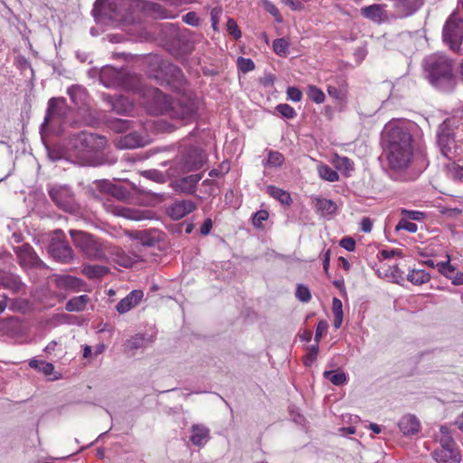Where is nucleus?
<instances>
[{
    "mask_svg": "<svg viewBox=\"0 0 463 463\" xmlns=\"http://www.w3.org/2000/svg\"><path fill=\"white\" fill-rule=\"evenodd\" d=\"M313 201L315 211L323 217L334 214L337 209L336 203L330 199L315 197Z\"/></svg>",
    "mask_w": 463,
    "mask_h": 463,
    "instance_id": "nucleus-30",
    "label": "nucleus"
},
{
    "mask_svg": "<svg viewBox=\"0 0 463 463\" xmlns=\"http://www.w3.org/2000/svg\"><path fill=\"white\" fill-rule=\"evenodd\" d=\"M463 129L461 119L449 118L439 126L437 131V145L444 157L452 159L458 153V134Z\"/></svg>",
    "mask_w": 463,
    "mask_h": 463,
    "instance_id": "nucleus-5",
    "label": "nucleus"
},
{
    "mask_svg": "<svg viewBox=\"0 0 463 463\" xmlns=\"http://www.w3.org/2000/svg\"><path fill=\"white\" fill-rule=\"evenodd\" d=\"M335 167L346 176H349L354 170V163L346 156L335 154L332 159Z\"/></svg>",
    "mask_w": 463,
    "mask_h": 463,
    "instance_id": "nucleus-34",
    "label": "nucleus"
},
{
    "mask_svg": "<svg viewBox=\"0 0 463 463\" xmlns=\"http://www.w3.org/2000/svg\"><path fill=\"white\" fill-rule=\"evenodd\" d=\"M269 214L266 210H260L256 212L252 217V224L257 228L263 227V222L267 221Z\"/></svg>",
    "mask_w": 463,
    "mask_h": 463,
    "instance_id": "nucleus-48",
    "label": "nucleus"
},
{
    "mask_svg": "<svg viewBox=\"0 0 463 463\" xmlns=\"http://www.w3.org/2000/svg\"><path fill=\"white\" fill-rule=\"evenodd\" d=\"M307 95L311 100H313L317 104H321L326 99L325 93L315 85L307 86Z\"/></svg>",
    "mask_w": 463,
    "mask_h": 463,
    "instance_id": "nucleus-44",
    "label": "nucleus"
},
{
    "mask_svg": "<svg viewBox=\"0 0 463 463\" xmlns=\"http://www.w3.org/2000/svg\"><path fill=\"white\" fill-rule=\"evenodd\" d=\"M50 251L54 259L63 263H69L73 259V250L64 241L52 240Z\"/></svg>",
    "mask_w": 463,
    "mask_h": 463,
    "instance_id": "nucleus-18",
    "label": "nucleus"
},
{
    "mask_svg": "<svg viewBox=\"0 0 463 463\" xmlns=\"http://www.w3.org/2000/svg\"><path fill=\"white\" fill-rule=\"evenodd\" d=\"M407 279L413 285H422L430 281V275L424 269H411L408 275Z\"/></svg>",
    "mask_w": 463,
    "mask_h": 463,
    "instance_id": "nucleus-37",
    "label": "nucleus"
},
{
    "mask_svg": "<svg viewBox=\"0 0 463 463\" xmlns=\"http://www.w3.org/2000/svg\"><path fill=\"white\" fill-rule=\"evenodd\" d=\"M296 297L302 302H308L311 298V294L307 287L298 285L296 291Z\"/></svg>",
    "mask_w": 463,
    "mask_h": 463,
    "instance_id": "nucleus-53",
    "label": "nucleus"
},
{
    "mask_svg": "<svg viewBox=\"0 0 463 463\" xmlns=\"http://www.w3.org/2000/svg\"><path fill=\"white\" fill-rule=\"evenodd\" d=\"M340 246L348 251H354L355 249V241L350 237H345L340 241Z\"/></svg>",
    "mask_w": 463,
    "mask_h": 463,
    "instance_id": "nucleus-63",
    "label": "nucleus"
},
{
    "mask_svg": "<svg viewBox=\"0 0 463 463\" xmlns=\"http://www.w3.org/2000/svg\"><path fill=\"white\" fill-rule=\"evenodd\" d=\"M317 173L320 178L328 182H336L339 180V175L336 171L326 165H319Z\"/></svg>",
    "mask_w": 463,
    "mask_h": 463,
    "instance_id": "nucleus-40",
    "label": "nucleus"
},
{
    "mask_svg": "<svg viewBox=\"0 0 463 463\" xmlns=\"http://www.w3.org/2000/svg\"><path fill=\"white\" fill-rule=\"evenodd\" d=\"M332 311L334 316H343L342 301L337 298H334L332 301Z\"/></svg>",
    "mask_w": 463,
    "mask_h": 463,
    "instance_id": "nucleus-64",
    "label": "nucleus"
},
{
    "mask_svg": "<svg viewBox=\"0 0 463 463\" xmlns=\"http://www.w3.org/2000/svg\"><path fill=\"white\" fill-rule=\"evenodd\" d=\"M386 5L374 4L361 9V14L374 23L381 24L387 18Z\"/></svg>",
    "mask_w": 463,
    "mask_h": 463,
    "instance_id": "nucleus-25",
    "label": "nucleus"
},
{
    "mask_svg": "<svg viewBox=\"0 0 463 463\" xmlns=\"http://www.w3.org/2000/svg\"><path fill=\"white\" fill-rule=\"evenodd\" d=\"M439 209V213L443 216L450 219L458 217L463 212V210L458 207L440 206Z\"/></svg>",
    "mask_w": 463,
    "mask_h": 463,
    "instance_id": "nucleus-47",
    "label": "nucleus"
},
{
    "mask_svg": "<svg viewBox=\"0 0 463 463\" xmlns=\"http://www.w3.org/2000/svg\"><path fill=\"white\" fill-rule=\"evenodd\" d=\"M89 302V297L86 295H81L79 297H75L70 299L65 306L67 311L70 312H78L81 311L85 308L87 303Z\"/></svg>",
    "mask_w": 463,
    "mask_h": 463,
    "instance_id": "nucleus-38",
    "label": "nucleus"
},
{
    "mask_svg": "<svg viewBox=\"0 0 463 463\" xmlns=\"http://www.w3.org/2000/svg\"><path fill=\"white\" fill-rule=\"evenodd\" d=\"M67 104L63 98H52L48 102L47 114L44 118L43 126L52 120V118L57 117L63 118L67 116Z\"/></svg>",
    "mask_w": 463,
    "mask_h": 463,
    "instance_id": "nucleus-20",
    "label": "nucleus"
},
{
    "mask_svg": "<svg viewBox=\"0 0 463 463\" xmlns=\"http://www.w3.org/2000/svg\"><path fill=\"white\" fill-rule=\"evenodd\" d=\"M70 235L75 247L78 248L86 258L94 260H101L106 258V252L109 247L100 240L90 233L76 230H70Z\"/></svg>",
    "mask_w": 463,
    "mask_h": 463,
    "instance_id": "nucleus-6",
    "label": "nucleus"
},
{
    "mask_svg": "<svg viewBox=\"0 0 463 463\" xmlns=\"http://www.w3.org/2000/svg\"><path fill=\"white\" fill-rule=\"evenodd\" d=\"M154 342V336L146 334H137L126 341L125 348L128 351H135L147 347Z\"/></svg>",
    "mask_w": 463,
    "mask_h": 463,
    "instance_id": "nucleus-27",
    "label": "nucleus"
},
{
    "mask_svg": "<svg viewBox=\"0 0 463 463\" xmlns=\"http://www.w3.org/2000/svg\"><path fill=\"white\" fill-rule=\"evenodd\" d=\"M191 431L190 440L194 446L203 447L210 439V430L203 424H194Z\"/></svg>",
    "mask_w": 463,
    "mask_h": 463,
    "instance_id": "nucleus-26",
    "label": "nucleus"
},
{
    "mask_svg": "<svg viewBox=\"0 0 463 463\" xmlns=\"http://www.w3.org/2000/svg\"><path fill=\"white\" fill-rule=\"evenodd\" d=\"M328 328V325L326 321L321 320L318 322L317 328H316V335H315V340L317 343L319 342L321 337L326 333Z\"/></svg>",
    "mask_w": 463,
    "mask_h": 463,
    "instance_id": "nucleus-58",
    "label": "nucleus"
},
{
    "mask_svg": "<svg viewBox=\"0 0 463 463\" xmlns=\"http://www.w3.org/2000/svg\"><path fill=\"white\" fill-rule=\"evenodd\" d=\"M206 156L203 151L197 147H191L178 159L176 168L183 173L196 171L205 162Z\"/></svg>",
    "mask_w": 463,
    "mask_h": 463,
    "instance_id": "nucleus-12",
    "label": "nucleus"
},
{
    "mask_svg": "<svg viewBox=\"0 0 463 463\" xmlns=\"http://www.w3.org/2000/svg\"><path fill=\"white\" fill-rule=\"evenodd\" d=\"M0 287L13 294L25 293V284L18 275L3 270L0 271Z\"/></svg>",
    "mask_w": 463,
    "mask_h": 463,
    "instance_id": "nucleus-16",
    "label": "nucleus"
},
{
    "mask_svg": "<svg viewBox=\"0 0 463 463\" xmlns=\"http://www.w3.org/2000/svg\"><path fill=\"white\" fill-rule=\"evenodd\" d=\"M267 192L271 197L278 200L282 204L289 205L292 202L289 193L276 186L269 185Z\"/></svg>",
    "mask_w": 463,
    "mask_h": 463,
    "instance_id": "nucleus-36",
    "label": "nucleus"
},
{
    "mask_svg": "<svg viewBox=\"0 0 463 463\" xmlns=\"http://www.w3.org/2000/svg\"><path fill=\"white\" fill-rule=\"evenodd\" d=\"M323 375L336 386H341L347 383V376L344 372L325 371Z\"/></svg>",
    "mask_w": 463,
    "mask_h": 463,
    "instance_id": "nucleus-41",
    "label": "nucleus"
},
{
    "mask_svg": "<svg viewBox=\"0 0 463 463\" xmlns=\"http://www.w3.org/2000/svg\"><path fill=\"white\" fill-rule=\"evenodd\" d=\"M288 99L298 102L302 99V92L297 87H288L287 90Z\"/></svg>",
    "mask_w": 463,
    "mask_h": 463,
    "instance_id": "nucleus-56",
    "label": "nucleus"
},
{
    "mask_svg": "<svg viewBox=\"0 0 463 463\" xmlns=\"http://www.w3.org/2000/svg\"><path fill=\"white\" fill-rule=\"evenodd\" d=\"M402 213L404 215L406 219L413 221H421L425 217V213L419 211L402 210Z\"/></svg>",
    "mask_w": 463,
    "mask_h": 463,
    "instance_id": "nucleus-57",
    "label": "nucleus"
},
{
    "mask_svg": "<svg viewBox=\"0 0 463 463\" xmlns=\"http://www.w3.org/2000/svg\"><path fill=\"white\" fill-rule=\"evenodd\" d=\"M146 107L150 113L170 115L173 100L158 89H149L146 93Z\"/></svg>",
    "mask_w": 463,
    "mask_h": 463,
    "instance_id": "nucleus-11",
    "label": "nucleus"
},
{
    "mask_svg": "<svg viewBox=\"0 0 463 463\" xmlns=\"http://www.w3.org/2000/svg\"><path fill=\"white\" fill-rule=\"evenodd\" d=\"M439 447L431 452L437 463H460L461 453L453 438L439 441Z\"/></svg>",
    "mask_w": 463,
    "mask_h": 463,
    "instance_id": "nucleus-8",
    "label": "nucleus"
},
{
    "mask_svg": "<svg viewBox=\"0 0 463 463\" xmlns=\"http://www.w3.org/2000/svg\"><path fill=\"white\" fill-rule=\"evenodd\" d=\"M199 108V99L193 94H183L176 100L173 101L170 117L184 121L195 119Z\"/></svg>",
    "mask_w": 463,
    "mask_h": 463,
    "instance_id": "nucleus-7",
    "label": "nucleus"
},
{
    "mask_svg": "<svg viewBox=\"0 0 463 463\" xmlns=\"http://www.w3.org/2000/svg\"><path fill=\"white\" fill-rule=\"evenodd\" d=\"M19 264L24 268H42L44 263L39 259L34 250L29 244H24L14 248Z\"/></svg>",
    "mask_w": 463,
    "mask_h": 463,
    "instance_id": "nucleus-14",
    "label": "nucleus"
},
{
    "mask_svg": "<svg viewBox=\"0 0 463 463\" xmlns=\"http://www.w3.org/2000/svg\"><path fill=\"white\" fill-rule=\"evenodd\" d=\"M443 38L452 50L458 49L463 38V19L458 18L456 13L450 14L444 25Z\"/></svg>",
    "mask_w": 463,
    "mask_h": 463,
    "instance_id": "nucleus-10",
    "label": "nucleus"
},
{
    "mask_svg": "<svg viewBox=\"0 0 463 463\" xmlns=\"http://www.w3.org/2000/svg\"><path fill=\"white\" fill-rule=\"evenodd\" d=\"M149 66L148 73L150 77L156 80L160 84L165 83L171 86L176 91H180L185 83V80L181 70L163 60L158 55H150L147 57Z\"/></svg>",
    "mask_w": 463,
    "mask_h": 463,
    "instance_id": "nucleus-4",
    "label": "nucleus"
},
{
    "mask_svg": "<svg viewBox=\"0 0 463 463\" xmlns=\"http://www.w3.org/2000/svg\"><path fill=\"white\" fill-rule=\"evenodd\" d=\"M106 143L104 137L93 133L80 132L72 135L66 145L70 152L69 162L84 165L87 161L86 154L102 149Z\"/></svg>",
    "mask_w": 463,
    "mask_h": 463,
    "instance_id": "nucleus-3",
    "label": "nucleus"
},
{
    "mask_svg": "<svg viewBox=\"0 0 463 463\" xmlns=\"http://www.w3.org/2000/svg\"><path fill=\"white\" fill-rule=\"evenodd\" d=\"M238 68L244 73L254 70L255 65L252 60L240 57L238 59Z\"/></svg>",
    "mask_w": 463,
    "mask_h": 463,
    "instance_id": "nucleus-52",
    "label": "nucleus"
},
{
    "mask_svg": "<svg viewBox=\"0 0 463 463\" xmlns=\"http://www.w3.org/2000/svg\"><path fill=\"white\" fill-rule=\"evenodd\" d=\"M143 175L149 179V180H153L156 183H164L165 182V176L164 175L157 171V170H148V171H145L143 173Z\"/></svg>",
    "mask_w": 463,
    "mask_h": 463,
    "instance_id": "nucleus-55",
    "label": "nucleus"
},
{
    "mask_svg": "<svg viewBox=\"0 0 463 463\" xmlns=\"http://www.w3.org/2000/svg\"><path fill=\"white\" fill-rule=\"evenodd\" d=\"M288 42L284 38L276 39L273 42V50L279 56H286L288 50Z\"/></svg>",
    "mask_w": 463,
    "mask_h": 463,
    "instance_id": "nucleus-46",
    "label": "nucleus"
},
{
    "mask_svg": "<svg viewBox=\"0 0 463 463\" xmlns=\"http://www.w3.org/2000/svg\"><path fill=\"white\" fill-rule=\"evenodd\" d=\"M69 155L70 152L67 148V146H54L48 150V156L51 160L57 161L61 159H64L66 161H69Z\"/></svg>",
    "mask_w": 463,
    "mask_h": 463,
    "instance_id": "nucleus-43",
    "label": "nucleus"
},
{
    "mask_svg": "<svg viewBox=\"0 0 463 463\" xmlns=\"http://www.w3.org/2000/svg\"><path fill=\"white\" fill-rule=\"evenodd\" d=\"M383 143L392 168L402 170L411 165L413 157V139L406 122H388L383 130Z\"/></svg>",
    "mask_w": 463,
    "mask_h": 463,
    "instance_id": "nucleus-1",
    "label": "nucleus"
},
{
    "mask_svg": "<svg viewBox=\"0 0 463 463\" xmlns=\"http://www.w3.org/2000/svg\"><path fill=\"white\" fill-rule=\"evenodd\" d=\"M67 93L75 105L81 106L87 104L89 95L84 87L73 85L67 90Z\"/></svg>",
    "mask_w": 463,
    "mask_h": 463,
    "instance_id": "nucleus-33",
    "label": "nucleus"
},
{
    "mask_svg": "<svg viewBox=\"0 0 463 463\" xmlns=\"http://www.w3.org/2000/svg\"><path fill=\"white\" fill-rule=\"evenodd\" d=\"M201 178L202 175L200 174L183 177L176 182V189L182 193L193 194L195 192L196 185Z\"/></svg>",
    "mask_w": 463,
    "mask_h": 463,
    "instance_id": "nucleus-31",
    "label": "nucleus"
},
{
    "mask_svg": "<svg viewBox=\"0 0 463 463\" xmlns=\"http://www.w3.org/2000/svg\"><path fill=\"white\" fill-rule=\"evenodd\" d=\"M56 286L60 288L79 291L83 285L81 279L72 276H60L55 279Z\"/></svg>",
    "mask_w": 463,
    "mask_h": 463,
    "instance_id": "nucleus-32",
    "label": "nucleus"
},
{
    "mask_svg": "<svg viewBox=\"0 0 463 463\" xmlns=\"http://www.w3.org/2000/svg\"><path fill=\"white\" fill-rule=\"evenodd\" d=\"M108 251L111 255L112 260L124 268H130L135 263L143 260L142 257L137 252H126L118 247H109Z\"/></svg>",
    "mask_w": 463,
    "mask_h": 463,
    "instance_id": "nucleus-15",
    "label": "nucleus"
},
{
    "mask_svg": "<svg viewBox=\"0 0 463 463\" xmlns=\"http://www.w3.org/2000/svg\"><path fill=\"white\" fill-rule=\"evenodd\" d=\"M156 128L164 132H171L175 129V127L171 123H167L162 119L155 121Z\"/></svg>",
    "mask_w": 463,
    "mask_h": 463,
    "instance_id": "nucleus-62",
    "label": "nucleus"
},
{
    "mask_svg": "<svg viewBox=\"0 0 463 463\" xmlns=\"http://www.w3.org/2000/svg\"><path fill=\"white\" fill-rule=\"evenodd\" d=\"M8 308L14 312H24L27 309L28 303L21 299H9Z\"/></svg>",
    "mask_w": 463,
    "mask_h": 463,
    "instance_id": "nucleus-50",
    "label": "nucleus"
},
{
    "mask_svg": "<svg viewBox=\"0 0 463 463\" xmlns=\"http://www.w3.org/2000/svg\"><path fill=\"white\" fill-rule=\"evenodd\" d=\"M146 10L151 12L156 18L165 19L171 17L159 4L149 3L146 5Z\"/></svg>",
    "mask_w": 463,
    "mask_h": 463,
    "instance_id": "nucleus-45",
    "label": "nucleus"
},
{
    "mask_svg": "<svg viewBox=\"0 0 463 463\" xmlns=\"http://www.w3.org/2000/svg\"><path fill=\"white\" fill-rule=\"evenodd\" d=\"M424 70L430 82L442 90H450L454 87L453 63L447 56L431 54L424 60Z\"/></svg>",
    "mask_w": 463,
    "mask_h": 463,
    "instance_id": "nucleus-2",
    "label": "nucleus"
},
{
    "mask_svg": "<svg viewBox=\"0 0 463 463\" xmlns=\"http://www.w3.org/2000/svg\"><path fill=\"white\" fill-rule=\"evenodd\" d=\"M276 109L286 118H293L297 115L294 108L288 104H279L277 106Z\"/></svg>",
    "mask_w": 463,
    "mask_h": 463,
    "instance_id": "nucleus-51",
    "label": "nucleus"
},
{
    "mask_svg": "<svg viewBox=\"0 0 463 463\" xmlns=\"http://www.w3.org/2000/svg\"><path fill=\"white\" fill-rule=\"evenodd\" d=\"M49 195L52 202L61 210L69 213H75L79 205L74 199V194L67 185H52L48 189Z\"/></svg>",
    "mask_w": 463,
    "mask_h": 463,
    "instance_id": "nucleus-9",
    "label": "nucleus"
},
{
    "mask_svg": "<svg viewBox=\"0 0 463 463\" xmlns=\"http://www.w3.org/2000/svg\"><path fill=\"white\" fill-rule=\"evenodd\" d=\"M144 293L142 290L135 289L129 292L116 306V309L119 314H125L137 307L142 300Z\"/></svg>",
    "mask_w": 463,
    "mask_h": 463,
    "instance_id": "nucleus-23",
    "label": "nucleus"
},
{
    "mask_svg": "<svg viewBox=\"0 0 463 463\" xmlns=\"http://www.w3.org/2000/svg\"><path fill=\"white\" fill-rule=\"evenodd\" d=\"M195 209L191 200L176 201L167 209L168 215L174 220H180Z\"/></svg>",
    "mask_w": 463,
    "mask_h": 463,
    "instance_id": "nucleus-22",
    "label": "nucleus"
},
{
    "mask_svg": "<svg viewBox=\"0 0 463 463\" xmlns=\"http://www.w3.org/2000/svg\"><path fill=\"white\" fill-rule=\"evenodd\" d=\"M149 139L137 132H131L115 140L116 146L120 149H133L146 146Z\"/></svg>",
    "mask_w": 463,
    "mask_h": 463,
    "instance_id": "nucleus-17",
    "label": "nucleus"
},
{
    "mask_svg": "<svg viewBox=\"0 0 463 463\" xmlns=\"http://www.w3.org/2000/svg\"><path fill=\"white\" fill-rule=\"evenodd\" d=\"M264 8L268 13L273 15L278 22L282 21L279 9L272 3L265 1Z\"/></svg>",
    "mask_w": 463,
    "mask_h": 463,
    "instance_id": "nucleus-59",
    "label": "nucleus"
},
{
    "mask_svg": "<svg viewBox=\"0 0 463 463\" xmlns=\"http://www.w3.org/2000/svg\"><path fill=\"white\" fill-rule=\"evenodd\" d=\"M104 99L111 105V109L118 114H128L133 109L132 103L128 100V98L123 96H118L116 98L107 96Z\"/></svg>",
    "mask_w": 463,
    "mask_h": 463,
    "instance_id": "nucleus-28",
    "label": "nucleus"
},
{
    "mask_svg": "<svg viewBox=\"0 0 463 463\" xmlns=\"http://www.w3.org/2000/svg\"><path fill=\"white\" fill-rule=\"evenodd\" d=\"M417 34L404 32L398 35L396 43L402 52L410 53L416 49Z\"/></svg>",
    "mask_w": 463,
    "mask_h": 463,
    "instance_id": "nucleus-29",
    "label": "nucleus"
},
{
    "mask_svg": "<svg viewBox=\"0 0 463 463\" xmlns=\"http://www.w3.org/2000/svg\"><path fill=\"white\" fill-rule=\"evenodd\" d=\"M398 427L404 436H412L420 432V422L415 415L406 414L399 420Z\"/></svg>",
    "mask_w": 463,
    "mask_h": 463,
    "instance_id": "nucleus-24",
    "label": "nucleus"
},
{
    "mask_svg": "<svg viewBox=\"0 0 463 463\" xmlns=\"http://www.w3.org/2000/svg\"><path fill=\"white\" fill-rule=\"evenodd\" d=\"M183 21L192 26H197L199 24V17L194 12H189L183 16Z\"/></svg>",
    "mask_w": 463,
    "mask_h": 463,
    "instance_id": "nucleus-61",
    "label": "nucleus"
},
{
    "mask_svg": "<svg viewBox=\"0 0 463 463\" xmlns=\"http://www.w3.org/2000/svg\"><path fill=\"white\" fill-rule=\"evenodd\" d=\"M326 90L332 99L345 102L348 92L347 82L342 77L335 78L327 84Z\"/></svg>",
    "mask_w": 463,
    "mask_h": 463,
    "instance_id": "nucleus-19",
    "label": "nucleus"
},
{
    "mask_svg": "<svg viewBox=\"0 0 463 463\" xmlns=\"http://www.w3.org/2000/svg\"><path fill=\"white\" fill-rule=\"evenodd\" d=\"M396 231L404 230L411 233H414L418 231V226L414 222H411L406 218H402L400 220L398 224L395 227Z\"/></svg>",
    "mask_w": 463,
    "mask_h": 463,
    "instance_id": "nucleus-49",
    "label": "nucleus"
},
{
    "mask_svg": "<svg viewBox=\"0 0 463 463\" xmlns=\"http://www.w3.org/2000/svg\"><path fill=\"white\" fill-rule=\"evenodd\" d=\"M109 268L102 265H85L82 273L89 279H100L109 273Z\"/></svg>",
    "mask_w": 463,
    "mask_h": 463,
    "instance_id": "nucleus-35",
    "label": "nucleus"
},
{
    "mask_svg": "<svg viewBox=\"0 0 463 463\" xmlns=\"http://www.w3.org/2000/svg\"><path fill=\"white\" fill-rule=\"evenodd\" d=\"M227 31L234 39H239L241 36V30L239 29L236 22L232 18H229L226 24Z\"/></svg>",
    "mask_w": 463,
    "mask_h": 463,
    "instance_id": "nucleus-54",
    "label": "nucleus"
},
{
    "mask_svg": "<svg viewBox=\"0 0 463 463\" xmlns=\"http://www.w3.org/2000/svg\"><path fill=\"white\" fill-rule=\"evenodd\" d=\"M115 9V0H96L93 12L99 15L108 16Z\"/></svg>",
    "mask_w": 463,
    "mask_h": 463,
    "instance_id": "nucleus-39",
    "label": "nucleus"
},
{
    "mask_svg": "<svg viewBox=\"0 0 463 463\" xmlns=\"http://www.w3.org/2000/svg\"><path fill=\"white\" fill-rule=\"evenodd\" d=\"M222 15V9L215 7L211 11L212 27L214 31L218 29V23Z\"/></svg>",
    "mask_w": 463,
    "mask_h": 463,
    "instance_id": "nucleus-60",
    "label": "nucleus"
},
{
    "mask_svg": "<svg viewBox=\"0 0 463 463\" xmlns=\"http://www.w3.org/2000/svg\"><path fill=\"white\" fill-rule=\"evenodd\" d=\"M123 72L116 68L105 66L100 70L99 80L107 88H112L122 83Z\"/></svg>",
    "mask_w": 463,
    "mask_h": 463,
    "instance_id": "nucleus-21",
    "label": "nucleus"
},
{
    "mask_svg": "<svg viewBox=\"0 0 463 463\" xmlns=\"http://www.w3.org/2000/svg\"><path fill=\"white\" fill-rule=\"evenodd\" d=\"M284 162V156L278 151H269L268 158L263 162L265 167H279Z\"/></svg>",
    "mask_w": 463,
    "mask_h": 463,
    "instance_id": "nucleus-42",
    "label": "nucleus"
},
{
    "mask_svg": "<svg viewBox=\"0 0 463 463\" xmlns=\"http://www.w3.org/2000/svg\"><path fill=\"white\" fill-rule=\"evenodd\" d=\"M105 207L109 212H111L115 215L122 216L133 221L150 220L153 218V213L151 211L128 208L119 204L114 205L109 203H106Z\"/></svg>",
    "mask_w": 463,
    "mask_h": 463,
    "instance_id": "nucleus-13",
    "label": "nucleus"
}]
</instances>
